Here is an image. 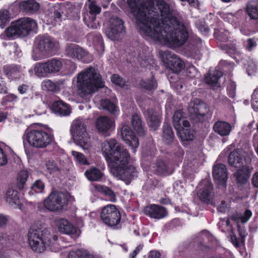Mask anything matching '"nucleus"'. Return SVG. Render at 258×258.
Listing matches in <instances>:
<instances>
[{
    "label": "nucleus",
    "mask_w": 258,
    "mask_h": 258,
    "mask_svg": "<svg viewBox=\"0 0 258 258\" xmlns=\"http://www.w3.org/2000/svg\"><path fill=\"white\" fill-rule=\"evenodd\" d=\"M173 124L176 131L180 129L181 127H189V122L185 120L183 112L182 110H178L175 112L173 116Z\"/></svg>",
    "instance_id": "obj_27"
},
{
    "label": "nucleus",
    "mask_w": 258,
    "mask_h": 258,
    "mask_svg": "<svg viewBox=\"0 0 258 258\" xmlns=\"http://www.w3.org/2000/svg\"><path fill=\"white\" fill-rule=\"evenodd\" d=\"M102 151L110 169L128 164L130 155L123 146L118 144L113 139L102 144Z\"/></svg>",
    "instance_id": "obj_4"
},
{
    "label": "nucleus",
    "mask_w": 258,
    "mask_h": 258,
    "mask_svg": "<svg viewBox=\"0 0 258 258\" xmlns=\"http://www.w3.org/2000/svg\"><path fill=\"white\" fill-rule=\"evenodd\" d=\"M85 250L77 249L76 250H73L70 252L68 255V258H83Z\"/></svg>",
    "instance_id": "obj_56"
},
{
    "label": "nucleus",
    "mask_w": 258,
    "mask_h": 258,
    "mask_svg": "<svg viewBox=\"0 0 258 258\" xmlns=\"http://www.w3.org/2000/svg\"><path fill=\"white\" fill-rule=\"evenodd\" d=\"M29 89V86L27 84H23L20 85L18 88V91L21 94L26 93Z\"/></svg>",
    "instance_id": "obj_59"
},
{
    "label": "nucleus",
    "mask_w": 258,
    "mask_h": 258,
    "mask_svg": "<svg viewBox=\"0 0 258 258\" xmlns=\"http://www.w3.org/2000/svg\"><path fill=\"white\" fill-rule=\"evenodd\" d=\"M187 109L190 118L195 122H203L205 117L209 114L207 104L196 98L190 100Z\"/></svg>",
    "instance_id": "obj_13"
},
{
    "label": "nucleus",
    "mask_w": 258,
    "mask_h": 258,
    "mask_svg": "<svg viewBox=\"0 0 258 258\" xmlns=\"http://www.w3.org/2000/svg\"><path fill=\"white\" fill-rule=\"evenodd\" d=\"M128 4L141 33L172 48L186 41L188 28L163 0H128Z\"/></svg>",
    "instance_id": "obj_1"
},
{
    "label": "nucleus",
    "mask_w": 258,
    "mask_h": 258,
    "mask_svg": "<svg viewBox=\"0 0 258 258\" xmlns=\"http://www.w3.org/2000/svg\"><path fill=\"white\" fill-rule=\"evenodd\" d=\"M155 172L158 175H167L173 172V169L168 162L160 159L156 161Z\"/></svg>",
    "instance_id": "obj_26"
},
{
    "label": "nucleus",
    "mask_w": 258,
    "mask_h": 258,
    "mask_svg": "<svg viewBox=\"0 0 258 258\" xmlns=\"http://www.w3.org/2000/svg\"><path fill=\"white\" fill-rule=\"evenodd\" d=\"M132 124L134 130L140 136H144L145 135L146 131L142 125L140 117L137 114H134L132 117Z\"/></svg>",
    "instance_id": "obj_40"
},
{
    "label": "nucleus",
    "mask_w": 258,
    "mask_h": 258,
    "mask_svg": "<svg viewBox=\"0 0 258 258\" xmlns=\"http://www.w3.org/2000/svg\"><path fill=\"white\" fill-rule=\"evenodd\" d=\"M247 42V48L249 50H251L253 47L256 46V42L253 39H248Z\"/></svg>",
    "instance_id": "obj_62"
},
{
    "label": "nucleus",
    "mask_w": 258,
    "mask_h": 258,
    "mask_svg": "<svg viewBox=\"0 0 258 258\" xmlns=\"http://www.w3.org/2000/svg\"><path fill=\"white\" fill-rule=\"evenodd\" d=\"M37 27L35 20L24 17L13 22L0 37L5 40H14L17 38L24 37L29 34L30 32L35 31Z\"/></svg>",
    "instance_id": "obj_5"
},
{
    "label": "nucleus",
    "mask_w": 258,
    "mask_h": 258,
    "mask_svg": "<svg viewBox=\"0 0 258 258\" xmlns=\"http://www.w3.org/2000/svg\"><path fill=\"white\" fill-rule=\"evenodd\" d=\"M68 199L67 195L61 191H53L44 200V206L50 211L62 210L67 207Z\"/></svg>",
    "instance_id": "obj_12"
},
{
    "label": "nucleus",
    "mask_w": 258,
    "mask_h": 258,
    "mask_svg": "<svg viewBox=\"0 0 258 258\" xmlns=\"http://www.w3.org/2000/svg\"><path fill=\"white\" fill-rule=\"evenodd\" d=\"M66 55L71 58L89 63L92 61V56L76 44H70L66 48Z\"/></svg>",
    "instance_id": "obj_16"
},
{
    "label": "nucleus",
    "mask_w": 258,
    "mask_h": 258,
    "mask_svg": "<svg viewBox=\"0 0 258 258\" xmlns=\"http://www.w3.org/2000/svg\"><path fill=\"white\" fill-rule=\"evenodd\" d=\"M213 177L215 181L219 184V188L224 190L226 188L227 179L225 165L220 163L214 165L213 168Z\"/></svg>",
    "instance_id": "obj_19"
},
{
    "label": "nucleus",
    "mask_w": 258,
    "mask_h": 258,
    "mask_svg": "<svg viewBox=\"0 0 258 258\" xmlns=\"http://www.w3.org/2000/svg\"><path fill=\"white\" fill-rule=\"evenodd\" d=\"M244 153L241 149H236L231 152L228 159L229 164L234 167H240L245 159Z\"/></svg>",
    "instance_id": "obj_22"
},
{
    "label": "nucleus",
    "mask_w": 258,
    "mask_h": 258,
    "mask_svg": "<svg viewBox=\"0 0 258 258\" xmlns=\"http://www.w3.org/2000/svg\"><path fill=\"white\" fill-rule=\"evenodd\" d=\"M43 90L48 91H56L58 90V86L50 80L43 81L42 83Z\"/></svg>",
    "instance_id": "obj_47"
},
{
    "label": "nucleus",
    "mask_w": 258,
    "mask_h": 258,
    "mask_svg": "<svg viewBox=\"0 0 258 258\" xmlns=\"http://www.w3.org/2000/svg\"><path fill=\"white\" fill-rule=\"evenodd\" d=\"M121 136L122 140L133 149L138 147L139 140L128 125H122L121 129Z\"/></svg>",
    "instance_id": "obj_21"
},
{
    "label": "nucleus",
    "mask_w": 258,
    "mask_h": 258,
    "mask_svg": "<svg viewBox=\"0 0 258 258\" xmlns=\"http://www.w3.org/2000/svg\"><path fill=\"white\" fill-rule=\"evenodd\" d=\"M199 191L197 195L199 199L206 203L211 202L214 196L213 186L208 179L201 181L199 185Z\"/></svg>",
    "instance_id": "obj_18"
},
{
    "label": "nucleus",
    "mask_w": 258,
    "mask_h": 258,
    "mask_svg": "<svg viewBox=\"0 0 258 258\" xmlns=\"http://www.w3.org/2000/svg\"><path fill=\"white\" fill-rule=\"evenodd\" d=\"M214 132L221 136L229 135L231 131V125L227 122L224 121H217L213 125Z\"/></svg>",
    "instance_id": "obj_29"
},
{
    "label": "nucleus",
    "mask_w": 258,
    "mask_h": 258,
    "mask_svg": "<svg viewBox=\"0 0 258 258\" xmlns=\"http://www.w3.org/2000/svg\"><path fill=\"white\" fill-rule=\"evenodd\" d=\"M110 172L114 176L129 183L135 175L136 169L131 165L124 164L123 166L113 167L110 169Z\"/></svg>",
    "instance_id": "obj_15"
},
{
    "label": "nucleus",
    "mask_w": 258,
    "mask_h": 258,
    "mask_svg": "<svg viewBox=\"0 0 258 258\" xmlns=\"http://www.w3.org/2000/svg\"><path fill=\"white\" fill-rule=\"evenodd\" d=\"M77 92L82 98L90 97L98 88L104 87L101 76L97 70L89 67L77 76Z\"/></svg>",
    "instance_id": "obj_3"
},
{
    "label": "nucleus",
    "mask_w": 258,
    "mask_h": 258,
    "mask_svg": "<svg viewBox=\"0 0 258 258\" xmlns=\"http://www.w3.org/2000/svg\"><path fill=\"white\" fill-rule=\"evenodd\" d=\"M101 7L94 0H88L83 9V20L85 25L89 28L97 29L99 26V22L96 20V15L100 14Z\"/></svg>",
    "instance_id": "obj_8"
},
{
    "label": "nucleus",
    "mask_w": 258,
    "mask_h": 258,
    "mask_svg": "<svg viewBox=\"0 0 258 258\" xmlns=\"http://www.w3.org/2000/svg\"><path fill=\"white\" fill-rule=\"evenodd\" d=\"M161 256L160 252L156 250H152L150 252L148 258H161Z\"/></svg>",
    "instance_id": "obj_63"
},
{
    "label": "nucleus",
    "mask_w": 258,
    "mask_h": 258,
    "mask_svg": "<svg viewBox=\"0 0 258 258\" xmlns=\"http://www.w3.org/2000/svg\"><path fill=\"white\" fill-rule=\"evenodd\" d=\"M44 188V183L41 180H36L31 186L32 190L36 192H41Z\"/></svg>",
    "instance_id": "obj_53"
},
{
    "label": "nucleus",
    "mask_w": 258,
    "mask_h": 258,
    "mask_svg": "<svg viewBox=\"0 0 258 258\" xmlns=\"http://www.w3.org/2000/svg\"><path fill=\"white\" fill-rule=\"evenodd\" d=\"M143 212L146 215L151 218L157 220L165 217L168 214L165 207L156 204H150L146 206Z\"/></svg>",
    "instance_id": "obj_20"
},
{
    "label": "nucleus",
    "mask_w": 258,
    "mask_h": 258,
    "mask_svg": "<svg viewBox=\"0 0 258 258\" xmlns=\"http://www.w3.org/2000/svg\"><path fill=\"white\" fill-rule=\"evenodd\" d=\"M75 143L84 150H88L91 146L90 137L87 131L82 133L72 135Z\"/></svg>",
    "instance_id": "obj_23"
},
{
    "label": "nucleus",
    "mask_w": 258,
    "mask_h": 258,
    "mask_svg": "<svg viewBox=\"0 0 258 258\" xmlns=\"http://www.w3.org/2000/svg\"><path fill=\"white\" fill-rule=\"evenodd\" d=\"M58 45L57 41L50 36H41L35 40L36 49L40 52L38 56H34L35 60H38L48 55L56 49Z\"/></svg>",
    "instance_id": "obj_10"
},
{
    "label": "nucleus",
    "mask_w": 258,
    "mask_h": 258,
    "mask_svg": "<svg viewBox=\"0 0 258 258\" xmlns=\"http://www.w3.org/2000/svg\"><path fill=\"white\" fill-rule=\"evenodd\" d=\"M252 185L255 188H258V172H255L251 179Z\"/></svg>",
    "instance_id": "obj_60"
},
{
    "label": "nucleus",
    "mask_w": 258,
    "mask_h": 258,
    "mask_svg": "<svg viewBox=\"0 0 258 258\" xmlns=\"http://www.w3.org/2000/svg\"><path fill=\"white\" fill-rule=\"evenodd\" d=\"M28 176L29 173L27 170H22L19 172L17 180V186L19 189L25 188Z\"/></svg>",
    "instance_id": "obj_43"
},
{
    "label": "nucleus",
    "mask_w": 258,
    "mask_h": 258,
    "mask_svg": "<svg viewBox=\"0 0 258 258\" xmlns=\"http://www.w3.org/2000/svg\"><path fill=\"white\" fill-rule=\"evenodd\" d=\"M81 7L75 3L66 2L55 9L52 16L53 20L59 23L62 19L78 20Z\"/></svg>",
    "instance_id": "obj_6"
},
{
    "label": "nucleus",
    "mask_w": 258,
    "mask_h": 258,
    "mask_svg": "<svg viewBox=\"0 0 258 258\" xmlns=\"http://www.w3.org/2000/svg\"><path fill=\"white\" fill-rule=\"evenodd\" d=\"M221 48L229 55L232 54L235 51V47L234 45L228 44H221L220 45Z\"/></svg>",
    "instance_id": "obj_55"
},
{
    "label": "nucleus",
    "mask_w": 258,
    "mask_h": 258,
    "mask_svg": "<svg viewBox=\"0 0 258 258\" xmlns=\"http://www.w3.org/2000/svg\"><path fill=\"white\" fill-rule=\"evenodd\" d=\"M252 215V213L249 210H246L244 212V215L240 218H237L235 216L231 217V220L238 223L239 221L242 223H246Z\"/></svg>",
    "instance_id": "obj_50"
},
{
    "label": "nucleus",
    "mask_w": 258,
    "mask_h": 258,
    "mask_svg": "<svg viewBox=\"0 0 258 258\" xmlns=\"http://www.w3.org/2000/svg\"><path fill=\"white\" fill-rule=\"evenodd\" d=\"M101 219L108 227L119 229L121 226V214L113 205L105 206L100 214Z\"/></svg>",
    "instance_id": "obj_9"
},
{
    "label": "nucleus",
    "mask_w": 258,
    "mask_h": 258,
    "mask_svg": "<svg viewBox=\"0 0 258 258\" xmlns=\"http://www.w3.org/2000/svg\"><path fill=\"white\" fill-rule=\"evenodd\" d=\"M20 71L21 67L16 64H8L3 67L4 74L10 79L17 78L18 74L20 73Z\"/></svg>",
    "instance_id": "obj_36"
},
{
    "label": "nucleus",
    "mask_w": 258,
    "mask_h": 258,
    "mask_svg": "<svg viewBox=\"0 0 258 258\" xmlns=\"http://www.w3.org/2000/svg\"><path fill=\"white\" fill-rule=\"evenodd\" d=\"M55 224L59 232L66 234H73L76 232V228L68 220L58 218L55 220Z\"/></svg>",
    "instance_id": "obj_25"
},
{
    "label": "nucleus",
    "mask_w": 258,
    "mask_h": 258,
    "mask_svg": "<svg viewBox=\"0 0 258 258\" xmlns=\"http://www.w3.org/2000/svg\"><path fill=\"white\" fill-rule=\"evenodd\" d=\"M86 131V125L84 120L77 118L73 121L70 130L72 135L82 133Z\"/></svg>",
    "instance_id": "obj_38"
},
{
    "label": "nucleus",
    "mask_w": 258,
    "mask_h": 258,
    "mask_svg": "<svg viewBox=\"0 0 258 258\" xmlns=\"http://www.w3.org/2000/svg\"><path fill=\"white\" fill-rule=\"evenodd\" d=\"M87 178L91 181H100L103 176V173L98 168L92 167L85 172Z\"/></svg>",
    "instance_id": "obj_37"
},
{
    "label": "nucleus",
    "mask_w": 258,
    "mask_h": 258,
    "mask_svg": "<svg viewBox=\"0 0 258 258\" xmlns=\"http://www.w3.org/2000/svg\"><path fill=\"white\" fill-rule=\"evenodd\" d=\"M7 162V156L3 150L0 148V166L5 165Z\"/></svg>",
    "instance_id": "obj_58"
},
{
    "label": "nucleus",
    "mask_w": 258,
    "mask_h": 258,
    "mask_svg": "<svg viewBox=\"0 0 258 258\" xmlns=\"http://www.w3.org/2000/svg\"><path fill=\"white\" fill-rule=\"evenodd\" d=\"M248 15L251 19H258V1L249 3L246 9Z\"/></svg>",
    "instance_id": "obj_42"
},
{
    "label": "nucleus",
    "mask_w": 258,
    "mask_h": 258,
    "mask_svg": "<svg viewBox=\"0 0 258 258\" xmlns=\"http://www.w3.org/2000/svg\"><path fill=\"white\" fill-rule=\"evenodd\" d=\"M186 75L191 78H195L198 75V73L197 69L195 66L192 64H189L186 68Z\"/></svg>",
    "instance_id": "obj_54"
},
{
    "label": "nucleus",
    "mask_w": 258,
    "mask_h": 258,
    "mask_svg": "<svg viewBox=\"0 0 258 258\" xmlns=\"http://www.w3.org/2000/svg\"><path fill=\"white\" fill-rule=\"evenodd\" d=\"M238 231L239 232V235L241 239L242 240L244 239L247 234L244 228H240V226L238 225Z\"/></svg>",
    "instance_id": "obj_64"
},
{
    "label": "nucleus",
    "mask_w": 258,
    "mask_h": 258,
    "mask_svg": "<svg viewBox=\"0 0 258 258\" xmlns=\"http://www.w3.org/2000/svg\"><path fill=\"white\" fill-rule=\"evenodd\" d=\"M6 200L11 206L19 205L20 203L19 193L17 190L9 188L6 192Z\"/></svg>",
    "instance_id": "obj_39"
},
{
    "label": "nucleus",
    "mask_w": 258,
    "mask_h": 258,
    "mask_svg": "<svg viewBox=\"0 0 258 258\" xmlns=\"http://www.w3.org/2000/svg\"><path fill=\"white\" fill-rule=\"evenodd\" d=\"M109 27L106 28L104 32L110 39L118 40L125 33L123 21L116 16L112 17L109 20Z\"/></svg>",
    "instance_id": "obj_14"
},
{
    "label": "nucleus",
    "mask_w": 258,
    "mask_h": 258,
    "mask_svg": "<svg viewBox=\"0 0 258 258\" xmlns=\"http://www.w3.org/2000/svg\"><path fill=\"white\" fill-rule=\"evenodd\" d=\"M252 169L253 168L249 166H242L235 173L237 183L241 185L245 184L248 180Z\"/></svg>",
    "instance_id": "obj_24"
},
{
    "label": "nucleus",
    "mask_w": 258,
    "mask_h": 258,
    "mask_svg": "<svg viewBox=\"0 0 258 258\" xmlns=\"http://www.w3.org/2000/svg\"><path fill=\"white\" fill-rule=\"evenodd\" d=\"M63 163L59 159L46 160L45 163L46 171L50 174L59 172L63 169Z\"/></svg>",
    "instance_id": "obj_33"
},
{
    "label": "nucleus",
    "mask_w": 258,
    "mask_h": 258,
    "mask_svg": "<svg viewBox=\"0 0 258 258\" xmlns=\"http://www.w3.org/2000/svg\"><path fill=\"white\" fill-rule=\"evenodd\" d=\"M111 80L113 84L120 87H123L126 85L125 80L117 74L113 75L111 76Z\"/></svg>",
    "instance_id": "obj_51"
},
{
    "label": "nucleus",
    "mask_w": 258,
    "mask_h": 258,
    "mask_svg": "<svg viewBox=\"0 0 258 258\" xmlns=\"http://www.w3.org/2000/svg\"><path fill=\"white\" fill-rule=\"evenodd\" d=\"M141 86L142 88L146 90H152L157 88V83L154 80V77L152 76L151 80L142 81L141 83Z\"/></svg>",
    "instance_id": "obj_46"
},
{
    "label": "nucleus",
    "mask_w": 258,
    "mask_h": 258,
    "mask_svg": "<svg viewBox=\"0 0 258 258\" xmlns=\"http://www.w3.org/2000/svg\"><path fill=\"white\" fill-rule=\"evenodd\" d=\"M26 140L32 147L42 149L51 144L53 137L42 129H35L27 131Z\"/></svg>",
    "instance_id": "obj_7"
},
{
    "label": "nucleus",
    "mask_w": 258,
    "mask_h": 258,
    "mask_svg": "<svg viewBox=\"0 0 258 258\" xmlns=\"http://www.w3.org/2000/svg\"><path fill=\"white\" fill-rule=\"evenodd\" d=\"M53 111L62 116L69 115L71 113L69 106L61 100L55 101L52 104Z\"/></svg>",
    "instance_id": "obj_31"
},
{
    "label": "nucleus",
    "mask_w": 258,
    "mask_h": 258,
    "mask_svg": "<svg viewBox=\"0 0 258 258\" xmlns=\"http://www.w3.org/2000/svg\"><path fill=\"white\" fill-rule=\"evenodd\" d=\"M143 245L140 244L138 246L136 247V249L133 251V252L130 254V258H135L137 254L140 252V251L142 249Z\"/></svg>",
    "instance_id": "obj_61"
},
{
    "label": "nucleus",
    "mask_w": 258,
    "mask_h": 258,
    "mask_svg": "<svg viewBox=\"0 0 258 258\" xmlns=\"http://www.w3.org/2000/svg\"><path fill=\"white\" fill-rule=\"evenodd\" d=\"M222 75L223 74L220 71L217 70H210L205 77V81L207 84L210 85L213 87L218 86L219 79Z\"/></svg>",
    "instance_id": "obj_34"
},
{
    "label": "nucleus",
    "mask_w": 258,
    "mask_h": 258,
    "mask_svg": "<svg viewBox=\"0 0 258 258\" xmlns=\"http://www.w3.org/2000/svg\"><path fill=\"white\" fill-rule=\"evenodd\" d=\"M251 103L253 109L258 111V88L255 89L251 96Z\"/></svg>",
    "instance_id": "obj_52"
},
{
    "label": "nucleus",
    "mask_w": 258,
    "mask_h": 258,
    "mask_svg": "<svg viewBox=\"0 0 258 258\" xmlns=\"http://www.w3.org/2000/svg\"><path fill=\"white\" fill-rule=\"evenodd\" d=\"M189 127L182 126L177 130V134L182 141H192L195 138V131Z\"/></svg>",
    "instance_id": "obj_35"
},
{
    "label": "nucleus",
    "mask_w": 258,
    "mask_h": 258,
    "mask_svg": "<svg viewBox=\"0 0 258 258\" xmlns=\"http://www.w3.org/2000/svg\"><path fill=\"white\" fill-rule=\"evenodd\" d=\"M101 106L111 113H114L117 110V106L108 99H102L101 101Z\"/></svg>",
    "instance_id": "obj_45"
},
{
    "label": "nucleus",
    "mask_w": 258,
    "mask_h": 258,
    "mask_svg": "<svg viewBox=\"0 0 258 258\" xmlns=\"http://www.w3.org/2000/svg\"><path fill=\"white\" fill-rule=\"evenodd\" d=\"M72 155L74 157L77 162L81 165H89V163L84 154L75 151H72Z\"/></svg>",
    "instance_id": "obj_48"
},
{
    "label": "nucleus",
    "mask_w": 258,
    "mask_h": 258,
    "mask_svg": "<svg viewBox=\"0 0 258 258\" xmlns=\"http://www.w3.org/2000/svg\"><path fill=\"white\" fill-rule=\"evenodd\" d=\"M162 137L164 142L166 144H170L173 141L174 135L172 128L167 123L163 125Z\"/></svg>",
    "instance_id": "obj_41"
},
{
    "label": "nucleus",
    "mask_w": 258,
    "mask_h": 258,
    "mask_svg": "<svg viewBox=\"0 0 258 258\" xmlns=\"http://www.w3.org/2000/svg\"><path fill=\"white\" fill-rule=\"evenodd\" d=\"M163 62L172 72L179 73L184 68V62L176 55L169 51H164L162 55Z\"/></svg>",
    "instance_id": "obj_17"
},
{
    "label": "nucleus",
    "mask_w": 258,
    "mask_h": 258,
    "mask_svg": "<svg viewBox=\"0 0 258 258\" xmlns=\"http://www.w3.org/2000/svg\"><path fill=\"white\" fill-rule=\"evenodd\" d=\"M9 12L6 10L0 11V27L4 28L9 21Z\"/></svg>",
    "instance_id": "obj_49"
},
{
    "label": "nucleus",
    "mask_w": 258,
    "mask_h": 258,
    "mask_svg": "<svg viewBox=\"0 0 258 258\" xmlns=\"http://www.w3.org/2000/svg\"><path fill=\"white\" fill-rule=\"evenodd\" d=\"M147 122L151 130L156 131L160 123V117L153 109L147 111Z\"/></svg>",
    "instance_id": "obj_32"
},
{
    "label": "nucleus",
    "mask_w": 258,
    "mask_h": 258,
    "mask_svg": "<svg viewBox=\"0 0 258 258\" xmlns=\"http://www.w3.org/2000/svg\"><path fill=\"white\" fill-rule=\"evenodd\" d=\"M95 187L98 191L107 196L110 201L113 202L116 201L115 194L110 188L103 185H96Z\"/></svg>",
    "instance_id": "obj_44"
},
{
    "label": "nucleus",
    "mask_w": 258,
    "mask_h": 258,
    "mask_svg": "<svg viewBox=\"0 0 258 258\" xmlns=\"http://www.w3.org/2000/svg\"><path fill=\"white\" fill-rule=\"evenodd\" d=\"M19 7L24 12L33 14L39 10L40 5L34 0H28L21 2Z\"/></svg>",
    "instance_id": "obj_30"
},
{
    "label": "nucleus",
    "mask_w": 258,
    "mask_h": 258,
    "mask_svg": "<svg viewBox=\"0 0 258 258\" xmlns=\"http://www.w3.org/2000/svg\"><path fill=\"white\" fill-rule=\"evenodd\" d=\"M96 126L99 132L107 133L113 126V122L107 116H101L97 119Z\"/></svg>",
    "instance_id": "obj_28"
},
{
    "label": "nucleus",
    "mask_w": 258,
    "mask_h": 258,
    "mask_svg": "<svg viewBox=\"0 0 258 258\" xmlns=\"http://www.w3.org/2000/svg\"><path fill=\"white\" fill-rule=\"evenodd\" d=\"M28 239L32 249L38 253L43 252L47 249L57 251L61 248L57 236L51 234L41 225L35 224L31 226L28 233Z\"/></svg>",
    "instance_id": "obj_2"
},
{
    "label": "nucleus",
    "mask_w": 258,
    "mask_h": 258,
    "mask_svg": "<svg viewBox=\"0 0 258 258\" xmlns=\"http://www.w3.org/2000/svg\"><path fill=\"white\" fill-rule=\"evenodd\" d=\"M236 89V85L234 82H231L227 87L228 95L231 98H234L235 96V91Z\"/></svg>",
    "instance_id": "obj_57"
},
{
    "label": "nucleus",
    "mask_w": 258,
    "mask_h": 258,
    "mask_svg": "<svg viewBox=\"0 0 258 258\" xmlns=\"http://www.w3.org/2000/svg\"><path fill=\"white\" fill-rule=\"evenodd\" d=\"M62 67V63L59 59L53 58L47 61L37 63L34 69L35 75L38 77H46L49 75L58 73Z\"/></svg>",
    "instance_id": "obj_11"
}]
</instances>
